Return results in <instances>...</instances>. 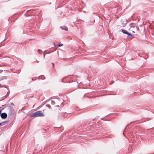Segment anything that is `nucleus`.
<instances>
[{"label": "nucleus", "mask_w": 154, "mask_h": 154, "mask_svg": "<svg viewBox=\"0 0 154 154\" xmlns=\"http://www.w3.org/2000/svg\"><path fill=\"white\" fill-rule=\"evenodd\" d=\"M52 64H53V65H54V63H52Z\"/></svg>", "instance_id": "nucleus-18"}, {"label": "nucleus", "mask_w": 154, "mask_h": 154, "mask_svg": "<svg viewBox=\"0 0 154 154\" xmlns=\"http://www.w3.org/2000/svg\"><path fill=\"white\" fill-rule=\"evenodd\" d=\"M121 31L124 34H126L127 35V34H128V32H127L126 30L125 29L121 30Z\"/></svg>", "instance_id": "nucleus-7"}, {"label": "nucleus", "mask_w": 154, "mask_h": 154, "mask_svg": "<svg viewBox=\"0 0 154 154\" xmlns=\"http://www.w3.org/2000/svg\"><path fill=\"white\" fill-rule=\"evenodd\" d=\"M85 52V50H82V49L81 48H80L79 49V50L78 51V54L82 53Z\"/></svg>", "instance_id": "nucleus-4"}, {"label": "nucleus", "mask_w": 154, "mask_h": 154, "mask_svg": "<svg viewBox=\"0 0 154 154\" xmlns=\"http://www.w3.org/2000/svg\"><path fill=\"white\" fill-rule=\"evenodd\" d=\"M60 28L63 30H65V31H67L68 28L66 26H61Z\"/></svg>", "instance_id": "nucleus-6"}, {"label": "nucleus", "mask_w": 154, "mask_h": 154, "mask_svg": "<svg viewBox=\"0 0 154 154\" xmlns=\"http://www.w3.org/2000/svg\"><path fill=\"white\" fill-rule=\"evenodd\" d=\"M130 26L131 27L130 29L133 32H135V31H138L139 29V28L135 26L134 24H131Z\"/></svg>", "instance_id": "nucleus-2"}, {"label": "nucleus", "mask_w": 154, "mask_h": 154, "mask_svg": "<svg viewBox=\"0 0 154 154\" xmlns=\"http://www.w3.org/2000/svg\"><path fill=\"white\" fill-rule=\"evenodd\" d=\"M44 76H42V77H39V79H44Z\"/></svg>", "instance_id": "nucleus-12"}, {"label": "nucleus", "mask_w": 154, "mask_h": 154, "mask_svg": "<svg viewBox=\"0 0 154 154\" xmlns=\"http://www.w3.org/2000/svg\"><path fill=\"white\" fill-rule=\"evenodd\" d=\"M54 45H55V44H54Z\"/></svg>", "instance_id": "nucleus-19"}, {"label": "nucleus", "mask_w": 154, "mask_h": 154, "mask_svg": "<svg viewBox=\"0 0 154 154\" xmlns=\"http://www.w3.org/2000/svg\"><path fill=\"white\" fill-rule=\"evenodd\" d=\"M30 116L31 117H35L38 116H44V115L41 111H38L33 113Z\"/></svg>", "instance_id": "nucleus-1"}, {"label": "nucleus", "mask_w": 154, "mask_h": 154, "mask_svg": "<svg viewBox=\"0 0 154 154\" xmlns=\"http://www.w3.org/2000/svg\"><path fill=\"white\" fill-rule=\"evenodd\" d=\"M11 104L12 105H14V103H12Z\"/></svg>", "instance_id": "nucleus-16"}, {"label": "nucleus", "mask_w": 154, "mask_h": 154, "mask_svg": "<svg viewBox=\"0 0 154 154\" xmlns=\"http://www.w3.org/2000/svg\"><path fill=\"white\" fill-rule=\"evenodd\" d=\"M127 35H128V37H131V36H132V34L128 32V34H127Z\"/></svg>", "instance_id": "nucleus-9"}, {"label": "nucleus", "mask_w": 154, "mask_h": 154, "mask_svg": "<svg viewBox=\"0 0 154 154\" xmlns=\"http://www.w3.org/2000/svg\"><path fill=\"white\" fill-rule=\"evenodd\" d=\"M7 97V95H6V97Z\"/></svg>", "instance_id": "nucleus-17"}, {"label": "nucleus", "mask_w": 154, "mask_h": 154, "mask_svg": "<svg viewBox=\"0 0 154 154\" xmlns=\"http://www.w3.org/2000/svg\"><path fill=\"white\" fill-rule=\"evenodd\" d=\"M78 87L80 88H82V83L80 82L79 84L78 85Z\"/></svg>", "instance_id": "nucleus-8"}, {"label": "nucleus", "mask_w": 154, "mask_h": 154, "mask_svg": "<svg viewBox=\"0 0 154 154\" xmlns=\"http://www.w3.org/2000/svg\"><path fill=\"white\" fill-rule=\"evenodd\" d=\"M132 151V146H130L128 149V152L131 153Z\"/></svg>", "instance_id": "nucleus-5"}, {"label": "nucleus", "mask_w": 154, "mask_h": 154, "mask_svg": "<svg viewBox=\"0 0 154 154\" xmlns=\"http://www.w3.org/2000/svg\"><path fill=\"white\" fill-rule=\"evenodd\" d=\"M38 51L39 53H40V52L42 51L40 49H38Z\"/></svg>", "instance_id": "nucleus-13"}, {"label": "nucleus", "mask_w": 154, "mask_h": 154, "mask_svg": "<svg viewBox=\"0 0 154 154\" xmlns=\"http://www.w3.org/2000/svg\"><path fill=\"white\" fill-rule=\"evenodd\" d=\"M45 53H44V57H45Z\"/></svg>", "instance_id": "nucleus-15"}, {"label": "nucleus", "mask_w": 154, "mask_h": 154, "mask_svg": "<svg viewBox=\"0 0 154 154\" xmlns=\"http://www.w3.org/2000/svg\"><path fill=\"white\" fill-rule=\"evenodd\" d=\"M2 71V70L0 69V73H1Z\"/></svg>", "instance_id": "nucleus-14"}, {"label": "nucleus", "mask_w": 154, "mask_h": 154, "mask_svg": "<svg viewBox=\"0 0 154 154\" xmlns=\"http://www.w3.org/2000/svg\"><path fill=\"white\" fill-rule=\"evenodd\" d=\"M66 77H65L64 78H63L62 80V81H61V82H64V79L66 78Z\"/></svg>", "instance_id": "nucleus-11"}, {"label": "nucleus", "mask_w": 154, "mask_h": 154, "mask_svg": "<svg viewBox=\"0 0 154 154\" xmlns=\"http://www.w3.org/2000/svg\"><path fill=\"white\" fill-rule=\"evenodd\" d=\"M7 116V114L5 112H3L1 114V117L2 119H6Z\"/></svg>", "instance_id": "nucleus-3"}, {"label": "nucleus", "mask_w": 154, "mask_h": 154, "mask_svg": "<svg viewBox=\"0 0 154 154\" xmlns=\"http://www.w3.org/2000/svg\"><path fill=\"white\" fill-rule=\"evenodd\" d=\"M63 44H59L58 45H57V47H60V46H63Z\"/></svg>", "instance_id": "nucleus-10"}]
</instances>
